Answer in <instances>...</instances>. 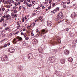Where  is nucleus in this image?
<instances>
[{
    "instance_id": "1",
    "label": "nucleus",
    "mask_w": 77,
    "mask_h": 77,
    "mask_svg": "<svg viewBox=\"0 0 77 77\" xmlns=\"http://www.w3.org/2000/svg\"><path fill=\"white\" fill-rule=\"evenodd\" d=\"M63 17V14L62 13H60L57 15V19L58 20L62 19Z\"/></svg>"
},
{
    "instance_id": "2",
    "label": "nucleus",
    "mask_w": 77,
    "mask_h": 77,
    "mask_svg": "<svg viewBox=\"0 0 77 77\" xmlns=\"http://www.w3.org/2000/svg\"><path fill=\"white\" fill-rule=\"evenodd\" d=\"M29 18V15H27L25 17H23L22 18V21L23 23H24L25 21H27L28 20V18Z\"/></svg>"
},
{
    "instance_id": "3",
    "label": "nucleus",
    "mask_w": 77,
    "mask_h": 77,
    "mask_svg": "<svg viewBox=\"0 0 77 77\" xmlns=\"http://www.w3.org/2000/svg\"><path fill=\"white\" fill-rule=\"evenodd\" d=\"M1 59L3 61H6V60H7L8 59V58L6 55H5L2 57Z\"/></svg>"
},
{
    "instance_id": "4",
    "label": "nucleus",
    "mask_w": 77,
    "mask_h": 77,
    "mask_svg": "<svg viewBox=\"0 0 77 77\" xmlns=\"http://www.w3.org/2000/svg\"><path fill=\"white\" fill-rule=\"evenodd\" d=\"M27 57L29 59H33V54L31 53L29 54L28 55H27Z\"/></svg>"
},
{
    "instance_id": "5",
    "label": "nucleus",
    "mask_w": 77,
    "mask_h": 77,
    "mask_svg": "<svg viewBox=\"0 0 77 77\" xmlns=\"http://www.w3.org/2000/svg\"><path fill=\"white\" fill-rule=\"evenodd\" d=\"M14 51L15 49H14V48H10L8 50V51L9 52H10V53H14Z\"/></svg>"
},
{
    "instance_id": "6",
    "label": "nucleus",
    "mask_w": 77,
    "mask_h": 77,
    "mask_svg": "<svg viewBox=\"0 0 77 77\" xmlns=\"http://www.w3.org/2000/svg\"><path fill=\"white\" fill-rule=\"evenodd\" d=\"M77 17V15L76 14V13L75 12L73 13L71 15V17H72V18H75V17Z\"/></svg>"
},
{
    "instance_id": "7",
    "label": "nucleus",
    "mask_w": 77,
    "mask_h": 77,
    "mask_svg": "<svg viewBox=\"0 0 77 77\" xmlns=\"http://www.w3.org/2000/svg\"><path fill=\"white\" fill-rule=\"evenodd\" d=\"M9 17H10V15L8 14H7L6 15H4L3 16V17L4 18H6V19H9Z\"/></svg>"
},
{
    "instance_id": "8",
    "label": "nucleus",
    "mask_w": 77,
    "mask_h": 77,
    "mask_svg": "<svg viewBox=\"0 0 77 77\" xmlns=\"http://www.w3.org/2000/svg\"><path fill=\"white\" fill-rule=\"evenodd\" d=\"M18 41H20L18 37H17L15 38L14 39V40H13V42H15V43H16L17 42H18Z\"/></svg>"
},
{
    "instance_id": "9",
    "label": "nucleus",
    "mask_w": 77,
    "mask_h": 77,
    "mask_svg": "<svg viewBox=\"0 0 77 77\" xmlns=\"http://www.w3.org/2000/svg\"><path fill=\"white\" fill-rule=\"evenodd\" d=\"M69 51L66 49L64 51V54L66 55H68V54H69Z\"/></svg>"
},
{
    "instance_id": "10",
    "label": "nucleus",
    "mask_w": 77,
    "mask_h": 77,
    "mask_svg": "<svg viewBox=\"0 0 77 77\" xmlns=\"http://www.w3.org/2000/svg\"><path fill=\"white\" fill-rule=\"evenodd\" d=\"M55 60H56V59H55V57H54V58L52 57L51 59H50V60L51 63H53V62H54V61H55Z\"/></svg>"
},
{
    "instance_id": "11",
    "label": "nucleus",
    "mask_w": 77,
    "mask_h": 77,
    "mask_svg": "<svg viewBox=\"0 0 77 77\" xmlns=\"http://www.w3.org/2000/svg\"><path fill=\"white\" fill-rule=\"evenodd\" d=\"M60 62L62 64H64L65 62V60L64 59H62L60 60Z\"/></svg>"
},
{
    "instance_id": "12",
    "label": "nucleus",
    "mask_w": 77,
    "mask_h": 77,
    "mask_svg": "<svg viewBox=\"0 0 77 77\" xmlns=\"http://www.w3.org/2000/svg\"><path fill=\"white\" fill-rule=\"evenodd\" d=\"M47 24L48 26H51L52 25V22L50 21H48L47 22Z\"/></svg>"
},
{
    "instance_id": "13",
    "label": "nucleus",
    "mask_w": 77,
    "mask_h": 77,
    "mask_svg": "<svg viewBox=\"0 0 77 77\" xmlns=\"http://www.w3.org/2000/svg\"><path fill=\"white\" fill-rule=\"evenodd\" d=\"M13 9H15L16 11H18L19 9H18V7H17L16 6H14L13 7Z\"/></svg>"
},
{
    "instance_id": "14",
    "label": "nucleus",
    "mask_w": 77,
    "mask_h": 77,
    "mask_svg": "<svg viewBox=\"0 0 77 77\" xmlns=\"http://www.w3.org/2000/svg\"><path fill=\"white\" fill-rule=\"evenodd\" d=\"M9 4V5H11V2L10 0H7L5 1V4Z\"/></svg>"
},
{
    "instance_id": "15",
    "label": "nucleus",
    "mask_w": 77,
    "mask_h": 77,
    "mask_svg": "<svg viewBox=\"0 0 77 77\" xmlns=\"http://www.w3.org/2000/svg\"><path fill=\"white\" fill-rule=\"evenodd\" d=\"M41 33L42 34H44V33H45V29L42 30V31L41 32Z\"/></svg>"
},
{
    "instance_id": "16",
    "label": "nucleus",
    "mask_w": 77,
    "mask_h": 77,
    "mask_svg": "<svg viewBox=\"0 0 77 77\" xmlns=\"http://www.w3.org/2000/svg\"><path fill=\"white\" fill-rule=\"evenodd\" d=\"M57 75H59L60 76L62 75V72H57Z\"/></svg>"
},
{
    "instance_id": "17",
    "label": "nucleus",
    "mask_w": 77,
    "mask_h": 77,
    "mask_svg": "<svg viewBox=\"0 0 77 77\" xmlns=\"http://www.w3.org/2000/svg\"><path fill=\"white\" fill-rule=\"evenodd\" d=\"M68 60L70 62H72L73 59L71 58H69L68 59Z\"/></svg>"
},
{
    "instance_id": "18",
    "label": "nucleus",
    "mask_w": 77,
    "mask_h": 77,
    "mask_svg": "<svg viewBox=\"0 0 77 77\" xmlns=\"http://www.w3.org/2000/svg\"><path fill=\"white\" fill-rule=\"evenodd\" d=\"M5 18L4 17H3L1 18V20H0V21H1V22H3V21H5Z\"/></svg>"
},
{
    "instance_id": "19",
    "label": "nucleus",
    "mask_w": 77,
    "mask_h": 77,
    "mask_svg": "<svg viewBox=\"0 0 77 77\" xmlns=\"http://www.w3.org/2000/svg\"><path fill=\"white\" fill-rule=\"evenodd\" d=\"M38 51L40 53H43V52L42 51V49L41 48H40L38 49Z\"/></svg>"
},
{
    "instance_id": "20",
    "label": "nucleus",
    "mask_w": 77,
    "mask_h": 77,
    "mask_svg": "<svg viewBox=\"0 0 77 77\" xmlns=\"http://www.w3.org/2000/svg\"><path fill=\"white\" fill-rule=\"evenodd\" d=\"M21 21H17V25H19V24H21Z\"/></svg>"
},
{
    "instance_id": "21",
    "label": "nucleus",
    "mask_w": 77,
    "mask_h": 77,
    "mask_svg": "<svg viewBox=\"0 0 77 77\" xmlns=\"http://www.w3.org/2000/svg\"><path fill=\"white\" fill-rule=\"evenodd\" d=\"M59 11V8L57 7L55 9V11H56L57 12V11Z\"/></svg>"
},
{
    "instance_id": "22",
    "label": "nucleus",
    "mask_w": 77,
    "mask_h": 77,
    "mask_svg": "<svg viewBox=\"0 0 77 77\" xmlns=\"http://www.w3.org/2000/svg\"><path fill=\"white\" fill-rule=\"evenodd\" d=\"M57 38L58 40V42H59V41L60 42V37H57Z\"/></svg>"
},
{
    "instance_id": "23",
    "label": "nucleus",
    "mask_w": 77,
    "mask_h": 77,
    "mask_svg": "<svg viewBox=\"0 0 77 77\" xmlns=\"http://www.w3.org/2000/svg\"><path fill=\"white\" fill-rule=\"evenodd\" d=\"M1 2L3 3L4 4H6V1L5 2V0H1Z\"/></svg>"
},
{
    "instance_id": "24",
    "label": "nucleus",
    "mask_w": 77,
    "mask_h": 77,
    "mask_svg": "<svg viewBox=\"0 0 77 77\" xmlns=\"http://www.w3.org/2000/svg\"><path fill=\"white\" fill-rule=\"evenodd\" d=\"M18 38L19 41H23V38L21 37H18Z\"/></svg>"
},
{
    "instance_id": "25",
    "label": "nucleus",
    "mask_w": 77,
    "mask_h": 77,
    "mask_svg": "<svg viewBox=\"0 0 77 77\" xmlns=\"http://www.w3.org/2000/svg\"><path fill=\"white\" fill-rule=\"evenodd\" d=\"M12 11H13V12L14 13V14H16V13H17V10H15L14 11L13 10Z\"/></svg>"
},
{
    "instance_id": "26",
    "label": "nucleus",
    "mask_w": 77,
    "mask_h": 77,
    "mask_svg": "<svg viewBox=\"0 0 77 77\" xmlns=\"http://www.w3.org/2000/svg\"><path fill=\"white\" fill-rule=\"evenodd\" d=\"M7 25L5 23H3V26H4V27H6V25Z\"/></svg>"
},
{
    "instance_id": "27",
    "label": "nucleus",
    "mask_w": 77,
    "mask_h": 77,
    "mask_svg": "<svg viewBox=\"0 0 77 77\" xmlns=\"http://www.w3.org/2000/svg\"><path fill=\"white\" fill-rule=\"evenodd\" d=\"M14 36V34H12V33H11L10 34L9 36L11 37V36Z\"/></svg>"
},
{
    "instance_id": "28",
    "label": "nucleus",
    "mask_w": 77,
    "mask_h": 77,
    "mask_svg": "<svg viewBox=\"0 0 77 77\" xmlns=\"http://www.w3.org/2000/svg\"><path fill=\"white\" fill-rule=\"evenodd\" d=\"M66 4V2H62L61 3V5H65V4Z\"/></svg>"
},
{
    "instance_id": "29",
    "label": "nucleus",
    "mask_w": 77,
    "mask_h": 77,
    "mask_svg": "<svg viewBox=\"0 0 77 77\" xmlns=\"http://www.w3.org/2000/svg\"><path fill=\"white\" fill-rule=\"evenodd\" d=\"M10 4L11 3H14V1L13 0H10Z\"/></svg>"
},
{
    "instance_id": "30",
    "label": "nucleus",
    "mask_w": 77,
    "mask_h": 77,
    "mask_svg": "<svg viewBox=\"0 0 77 77\" xmlns=\"http://www.w3.org/2000/svg\"><path fill=\"white\" fill-rule=\"evenodd\" d=\"M6 8H8V9H9V8H11V6L7 5V6Z\"/></svg>"
},
{
    "instance_id": "31",
    "label": "nucleus",
    "mask_w": 77,
    "mask_h": 77,
    "mask_svg": "<svg viewBox=\"0 0 77 77\" xmlns=\"http://www.w3.org/2000/svg\"><path fill=\"white\" fill-rule=\"evenodd\" d=\"M24 4H25V5H28V2H27L26 1H24Z\"/></svg>"
},
{
    "instance_id": "32",
    "label": "nucleus",
    "mask_w": 77,
    "mask_h": 77,
    "mask_svg": "<svg viewBox=\"0 0 77 77\" xmlns=\"http://www.w3.org/2000/svg\"><path fill=\"white\" fill-rule=\"evenodd\" d=\"M42 11V8H40L38 9V12H40V11Z\"/></svg>"
},
{
    "instance_id": "33",
    "label": "nucleus",
    "mask_w": 77,
    "mask_h": 77,
    "mask_svg": "<svg viewBox=\"0 0 77 77\" xmlns=\"http://www.w3.org/2000/svg\"><path fill=\"white\" fill-rule=\"evenodd\" d=\"M7 44H6L3 46L4 48H5V47H7Z\"/></svg>"
},
{
    "instance_id": "34",
    "label": "nucleus",
    "mask_w": 77,
    "mask_h": 77,
    "mask_svg": "<svg viewBox=\"0 0 77 77\" xmlns=\"http://www.w3.org/2000/svg\"><path fill=\"white\" fill-rule=\"evenodd\" d=\"M24 36L25 38H26L27 36V34L26 33H25V34L24 35Z\"/></svg>"
},
{
    "instance_id": "35",
    "label": "nucleus",
    "mask_w": 77,
    "mask_h": 77,
    "mask_svg": "<svg viewBox=\"0 0 77 77\" xmlns=\"http://www.w3.org/2000/svg\"><path fill=\"white\" fill-rule=\"evenodd\" d=\"M52 44L53 45H56V43L55 42H53L52 43Z\"/></svg>"
},
{
    "instance_id": "36",
    "label": "nucleus",
    "mask_w": 77,
    "mask_h": 77,
    "mask_svg": "<svg viewBox=\"0 0 77 77\" xmlns=\"http://www.w3.org/2000/svg\"><path fill=\"white\" fill-rule=\"evenodd\" d=\"M9 27H7V28H5V30H8V29H9Z\"/></svg>"
},
{
    "instance_id": "37",
    "label": "nucleus",
    "mask_w": 77,
    "mask_h": 77,
    "mask_svg": "<svg viewBox=\"0 0 77 77\" xmlns=\"http://www.w3.org/2000/svg\"><path fill=\"white\" fill-rule=\"evenodd\" d=\"M5 10V8H2V11H4Z\"/></svg>"
},
{
    "instance_id": "38",
    "label": "nucleus",
    "mask_w": 77,
    "mask_h": 77,
    "mask_svg": "<svg viewBox=\"0 0 77 77\" xmlns=\"http://www.w3.org/2000/svg\"><path fill=\"white\" fill-rule=\"evenodd\" d=\"M29 37H26V38H25V40H28V39H29Z\"/></svg>"
},
{
    "instance_id": "39",
    "label": "nucleus",
    "mask_w": 77,
    "mask_h": 77,
    "mask_svg": "<svg viewBox=\"0 0 77 77\" xmlns=\"http://www.w3.org/2000/svg\"><path fill=\"white\" fill-rule=\"evenodd\" d=\"M31 36H33L34 35V34L32 32H31Z\"/></svg>"
},
{
    "instance_id": "40",
    "label": "nucleus",
    "mask_w": 77,
    "mask_h": 77,
    "mask_svg": "<svg viewBox=\"0 0 77 77\" xmlns=\"http://www.w3.org/2000/svg\"><path fill=\"white\" fill-rule=\"evenodd\" d=\"M76 42H77V41H75L74 42H73V44H75L76 43Z\"/></svg>"
},
{
    "instance_id": "41",
    "label": "nucleus",
    "mask_w": 77,
    "mask_h": 77,
    "mask_svg": "<svg viewBox=\"0 0 77 77\" xmlns=\"http://www.w3.org/2000/svg\"><path fill=\"white\" fill-rule=\"evenodd\" d=\"M19 9H21V7L20 6H19Z\"/></svg>"
},
{
    "instance_id": "42",
    "label": "nucleus",
    "mask_w": 77,
    "mask_h": 77,
    "mask_svg": "<svg viewBox=\"0 0 77 77\" xmlns=\"http://www.w3.org/2000/svg\"><path fill=\"white\" fill-rule=\"evenodd\" d=\"M18 33H19V31H17L15 33V35H16V34H18Z\"/></svg>"
},
{
    "instance_id": "43",
    "label": "nucleus",
    "mask_w": 77,
    "mask_h": 77,
    "mask_svg": "<svg viewBox=\"0 0 77 77\" xmlns=\"http://www.w3.org/2000/svg\"><path fill=\"white\" fill-rule=\"evenodd\" d=\"M32 5L31 4H30L29 5V8H30V7H32Z\"/></svg>"
},
{
    "instance_id": "44",
    "label": "nucleus",
    "mask_w": 77,
    "mask_h": 77,
    "mask_svg": "<svg viewBox=\"0 0 77 77\" xmlns=\"http://www.w3.org/2000/svg\"><path fill=\"white\" fill-rule=\"evenodd\" d=\"M27 29H30V26H29L27 27Z\"/></svg>"
},
{
    "instance_id": "45",
    "label": "nucleus",
    "mask_w": 77,
    "mask_h": 77,
    "mask_svg": "<svg viewBox=\"0 0 77 77\" xmlns=\"http://www.w3.org/2000/svg\"><path fill=\"white\" fill-rule=\"evenodd\" d=\"M23 11H25V10H26V8L25 7L23 8Z\"/></svg>"
},
{
    "instance_id": "46",
    "label": "nucleus",
    "mask_w": 77,
    "mask_h": 77,
    "mask_svg": "<svg viewBox=\"0 0 77 77\" xmlns=\"http://www.w3.org/2000/svg\"><path fill=\"white\" fill-rule=\"evenodd\" d=\"M11 16H14V13H11Z\"/></svg>"
},
{
    "instance_id": "47",
    "label": "nucleus",
    "mask_w": 77,
    "mask_h": 77,
    "mask_svg": "<svg viewBox=\"0 0 77 77\" xmlns=\"http://www.w3.org/2000/svg\"><path fill=\"white\" fill-rule=\"evenodd\" d=\"M23 31H26V28H24L23 29Z\"/></svg>"
},
{
    "instance_id": "48",
    "label": "nucleus",
    "mask_w": 77,
    "mask_h": 77,
    "mask_svg": "<svg viewBox=\"0 0 77 77\" xmlns=\"http://www.w3.org/2000/svg\"><path fill=\"white\" fill-rule=\"evenodd\" d=\"M5 36V34H3L2 35V37H4V36Z\"/></svg>"
},
{
    "instance_id": "49",
    "label": "nucleus",
    "mask_w": 77,
    "mask_h": 77,
    "mask_svg": "<svg viewBox=\"0 0 77 77\" xmlns=\"http://www.w3.org/2000/svg\"><path fill=\"white\" fill-rule=\"evenodd\" d=\"M25 34H24V33H23V32H22L21 33V35H24Z\"/></svg>"
},
{
    "instance_id": "50",
    "label": "nucleus",
    "mask_w": 77,
    "mask_h": 77,
    "mask_svg": "<svg viewBox=\"0 0 77 77\" xmlns=\"http://www.w3.org/2000/svg\"><path fill=\"white\" fill-rule=\"evenodd\" d=\"M54 52L55 53H56V52H57V51L54 49Z\"/></svg>"
},
{
    "instance_id": "51",
    "label": "nucleus",
    "mask_w": 77,
    "mask_h": 77,
    "mask_svg": "<svg viewBox=\"0 0 77 77\" xmlns=\"http://www.w3.org/2000/svg\"><path fill=\"white\" fill-rule=\"evenodd\" d=\"M20 26L19 25H18V26H17V29H19V28H20Z\"/></svg>"
},
{
    "instance_id": "52",
    "label": "nucleus",
    "mask_w": 77,
    "mask_h": 77,
    "mask_svg": "<svg viewBox=\"0 0 77 77\" xmlns=\"http://www.w3.org/2000/svg\"><path fill=\"white\" fill-rule=\"evenodd\" d=\"M14 17H17V15H16V14H15V15H14Z\"/></svg>"
},
{
    "instance_id": "53",
    "label": "nucleus",
    "mask_w": 77,
    "mask_h": 77,
    "mask_svg": "<svg viewBox=\"0 0 77 77\" xmlns=\"http://www.w3.org/2000/svg\"><path fill=\"white\" fill-rule=\"evenodd\" d=\"M63 8H66V6L65 5H64L63 6Z\"/></svg>"
},
{
    "instance_id": "54",
    "label": "nucleus",
    "mask_w": 77,
    "mask_h": 77,
    "mask_svg": "<svg viewBox=\"0 0 77 77\" xmlns=\"http://www.w3.org/2000/svg\"><path fill=\"white\" fill-rule=\"evenodd\" d=\"M10 42L8 43V46H9V45H10Z\"/></svg>"
},
{
    "instance_id": "55",
    "label": "nucleus",
    "mask_w": 77,
    "mask_h": 77,
    "mask_svg": "<svg viewBox=\"0 0 77 77\" xmlns=\"http://www.w3.org/2000/svg\"><path fill=\"white\" fill-rule=\"evenodd\" d=\"M53 6H55V5H56V4H55V3H53L52 4Z\"/></svg>"
},
{
    "instance_id": "56",
    "label": "nucleus",
    "mask_w": 77,
    "mask_h": 77,
    "mask_svg": "<svg viewBox=\"0 0 77 77\" xmlns=\"http://www.w3.org/2000/svg\"><path fill=\"white\" fill-rule=\"evenodd\" d=\"M20 2L22 3V2H24V0H20Z\"/></svg>"
},
{
    "instance_id": "57",
    "label": "nucleus",
    "mask_w": 77,
    "mask_h": 77,
    "mask_svg": "<svg viewBox=\"0 0 77 77\" xmlns=\"http://www.w3.org/2000/svg\"><path fill=\"white\" fill-rule=\"evenodd\" d=\"M69 30V29H68V28L66 29V31L67 32H68V31Z\"/></svg>"
},
{
    "instance_id": "58",
    "label": "nucleus",
    "mask_w": 77,
    "mask_h": 77,
    "mask_svg": "<svg viewBox=\"0 0 77 77\" xmlns=\"http://www.w3.org/2000/svg\"><path fill=\"white\" fill-rule=\"evenodd\" d=\"M39 19V20H41L42 19V17H39L38 18Z\"/></svg>"
},
{
    "instance_id": "59",
    "label": "nucleus",
    "mask_w": 77,
    "mask_h": 77,
    "mask_svg": "<svg viewBox=\"0 0 77 77\" xmlns=\"http://www.w3.org/2000/svg\"><path fill=\"white\" fill-rule=\"evenodd\" d=\"M27 8H29V5L27 4Z\"/></svg>"
},
{
    "instance_id": "60",
    "label": "nucleus",
    "mask_w": 77,
    "mask_h": 77,
    "mask_svg": "<svg viewBox=\"0 0 77 77\" xmlns=\"http://www.w3.org/2000/svg\"><path fill=\"white\" fill-rule=\"evenodd\" d=\"M51 2H52V0H51L50 1V2H49V3H51Z\"/></svg>"
},
{
    "instance_id": "61",
    "label": "nucleus",
    "mask_w": 77,
    "mask_h": 77,
    "mask_svg": "<svg viewBox=\"0 0 77 77\" xmlns=\"http://www.w3.org/2000/svg\"><path fill=\"white\" fill-rule=\"evenodd\" d=\"M21 3L20 2H18V5H20V3Z\"/></svg>"
},
{
    "instance_id": "62",
    "label": "nucleus",
    "mask_w": 77,
    "mask_h": 77,
    "mask_svg": "<svg viewBox=\"0 0 77 77\" xmlns=\"http://www.w3.org/2000/svg\"><path fill=\"white\" fill-rule=\"evenodd\" d=\"M28 2H30V0H27Z\"/></svg>"
},
{
    "instance_id": "63",
    "label": "nucleus",
    "mask_w": 77,
    "mask_h": 77,
    "mask_svg": "<svg viewBox=\"0 0 77 77\" xmlns=\"http://www.w3.org/2000/svg\"><path fill=\"white\" fill-rule=\"evenodd\" d=\"M51 8V6H50L48 8V9H50Z\"/></svg>"
},
{
    "instance_id": "64",
    "label": "nucleus",
    "mask_w": 77,
    "mask_h": 77,
    "mask_svg": "<svg viewBox=\"0 0 77 77\" xmlns=\"http://www.w3.org/2000/svg\"><path fill=\"white\" fill-rule=\"evenodd\" d=\"M39 30H38V29H37L36 30V32H38Z\"/></svg>"
}]
</instances>
